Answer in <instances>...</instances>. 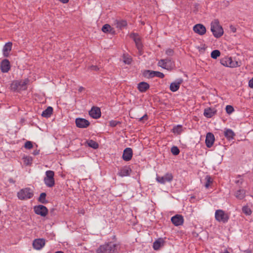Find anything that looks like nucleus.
I'll return each mask as SVG.
<instances>
[{
  "label": "nucleus",
  "instance_id": "obj_28",
  "mask_svg": "<svg viewBox=\"0 0 253 253\" xmlns=\"http://www.w3.org/2000/svg\"><path fill=\"white\" fill-rule=\"evenodd\" d=\"M130 171L128 168H124L120 170L119 174L122 177L126 176L129 174Z\"/></svg>",
  "mask_w": 253,
  "mask_h": 253
},
{
  "label": "nucleus",
  "instance_id": "obj_23",
  "mask_svg": "<svg viewBox=\"0 0 253 253\" xmlns=\"http://www.w3.org/2000/svg\"><path fill=\"white\" fill-rule=\"evenodd\" d=\"M165 243V241L162 238H159L156 240L153 245V248L155 250H158L161 247L163 246Z\"/></svg>",
  "mask_w": 253,
  "mask_h": 253
},
{
  "label": "nucleus",
  "instance_id": "obj_29",
  "mask_svg": "<svg viewBox=\"0 0 253 253\" xmlns=\"http://www.w3.org/2000/svg\"><path fill=\"white\" fill-rule=\"evenodd\" d=\"M172 132L174 134H179L182 131V126L181 125H177L172 128Z\"/></svg>",
  "mask_w": 253,
  "mask_h": 253
},
{
  "label": "nucleus",
  "instance_id": "obj_3",
  "mask_svg": "<svg viewBox=\"0 0 253 253\" xmlns=\"http://www.w3.org/2000/svg\"><path fill=\"white\" fill-rule=\"evenodd\" d=\"M33 195V190L27 187L20 189L17 193L18 198L21 200H26L31 199Z\"/></svg>",
  "mask_w": 253,
  "mask_h": 253
},
{
  "label": "nucleus",
  "instance_id": "obj_47",
  "mask_svg": "<svg viewBox=\"0 0 253 253\" xmlns=\"http://www.w3.org/2000/svg\"><path fill=\"white\" fill-rule=\"evenodd\" d=\"M166 53L169 55H172L173 53V51L171 49H168L166 50Z\"/></svg>",
  "mask_w": 253,
  "mask_h": 253
},
{
  "label": "nucleus",
  "instance_id": "obj_6",
  "mask_svg": "<svg viewBox=\"0 0 253 253\" xmlns=\"http://www.w3.org/2000/svg\"><path fill=\"white\" fill-rule=\"evenodd\" d=\"M54 172L52 170H47L45 172V177L44 178L45 184L49 187H52L55 184L54 179Z\"/></svg>",
  "mask_w": 253,
  "mask_h": 253
},
{
  "label": "nucleus",
  "instance_id": "obj_27",
  "mask_svg": "<svg viewBox=\"0 0 253 253\" xmlns=\"http://www.w3.org/2000/svg\"><path fill=\"white\" fill-rule=\"evenodd\" d=\"M52 112V108L51 107H48L45 110L42 112V116L45 118H48L51 116Z\"/></svg>",
  "mask_w": 253,
  "mask_h": 253
},
{
  "label": "nucleus",
  "instance_id": "obj_31",
  "mask_svg": "<svg viewBox=\"0 0 253 253\" xmlns=\"http://www.w3.org/2000/svg\"><path fill=\"white\" fill-rule=\"evenodd\" d=\"M245 193L243 190H238L235 194L236 198L241 199L245 196Z\"/></svg>",
  "mask_w": 253,
  "mask_h": 253
},
{
  "label": "nucleus",
  "instance_id": "obj_48",
  "mask_svg": "<svg viewBox=\"0 0 253 253\" xmlns=\"http://www.w3.org/2000/svg\"><path fill=\"white\" fill-rule=\"evenodd\" d=\"M147 118H148L146 114H145L143 117H142L140 118H139V121H142L143 119H144L145 120H147Z\"/></svg>",
  "mask_w": 253,
  "mask_h": 253
},
{
  "label": "nucleus",
  "instance_id": "obj_18",
  "mask_svg": "<svg viewBox=\"0 0 253 253\" xmlns=\"http://www.w3.org/2000/svg\"><path fill=\"white\" fill-rule=\"evenodd\" d=\"M214 140H215V138H214V135L211 132H208L207 134L206 138V140H205V142H206L207 146L209 148L211 147L213 144Z\"/></svg>",
  "mask_w": 253,
  "mask_h": 253
},
{
  "label": "nucleus",
  "instance_id": "obj_37",
  "mask_svg": "<svg viewBox=\"0 0 253 253\" xmlns=\"http://www.w3.org/2000/svg\"><path fill=\"white\" fill-rule=\"evenodd\" d=\"M126 26V21H120L117 22V27L122 28Z\"/></svg>",
  "mask_w": 253,
  "mask_h": 253
},
{
  "label": "nucleus",
  "instance_id": "obj_43",
  "mask_svg": "<svg viewBox=\"0 0 253 253\" xmlns=\"http://www.w3.org/2000/svg\"><path fill=\"white\" fill-rule=\"evenodd\" d=\"M118 122L115 121H114V120H112L110 122L109 124H110V125L112 126H116L117 124H118Z\"/></svg>",
  "mask_w": 253,
  "mask_h": 253
},
{
  "label": "nucleus",
  "instance_id": "obj_42",
  "mask_svg": "<svg viewBox=\"0 0 253 253\" xmlns=\"http://www.w3.org/2000/svg\"><path fill=\"white\" fill-rule=\"evenodd\" d=\"M206 179L207 181L205 186L206 188H208L210 185V183H211V178L209 176H207L206 177Z\"/></svg>",
  "mask_w": 253,
  "mask_h": 253
},
{
  "label": "nucleus",
  "instance_id": "obj_53",
  "mask_svg": "<svg viewBox=\"0 0 253 253\" xmlns=\"http://www.w3.org/2000/svg\"><path fill=\"white\" fill-rule=\"evenodd\" d=\"M35 155L37 154V152H35V153H34Z\"/></svg>",
  "mask_w": 253,
  "mask_h": 253
},
{
  "label": "nucleus",
  "instance_id": "obj_17",
  "mask_svg": "<svg viewBox=\"0 0 253 253\" xmlns=\"http://www.w3.org/2000/svg\"><path fill=\"white\" fill-rule=\"evenodd\" d=\"M12 43L9 42L5 43L2 49V54L4 57H8L12 49Z\"/></svg>",
  "mask_w": 253,
  "mask_h": 253
},
{
  "label": "nucleus",
  "instance_id": "obj_49",
  "mask_svg": "<svg viewBox=\"0 0 253 253\" xmlns=\"http://www.w3.org/2000/svg\"><path fill=\"white\" fill-rule=\"evenodd\" d=\"M156 73H157V71H152V72H150V75L152 77L156 76Z\"/></svg>",
  "mask_w": 253,
  "mask_h": 253
},
{
  "label": "nucleus",
  "instance_id": "obj_2",
  "mask_svg": "<svg viewBox=\"0 0 253 253\" xmlns=\"http://www.w3.org/2000/svg\"><path fill=\"white\" fill-rule=\"evenodd\" d=\"M29 82L28 79L21 80H15L12 82L10 88L14 91H20L26 89V86Z\"/></svg>",
  "mask_w": 253,
  "mask_h": 253
},
{
  "label": "nucleus",
  "instance_id": "obj_13",
  "mask_svg": "<svg viewBox=\"0 0 253 253\" xmlns=\"http://www.w3.org/2000/svg\"><path fill=\"white\" fill-rule=\"evenodd\" d=\"M0 70L2 73H7L10 69V63L8 59H5L0 63Z\"/></svg>",
  "mask_w": 253,
  "mask_h": 253
},
{
  "label": "nucleus",
  "instance_id": "obj_38",
  "mask_svg": "<svg viewBox=\"0 0 253 253\" xmlns=\"http://www.w3.org/2000/svg\"><path fill=\"white\" fill-rule=\"evenodd\" d=\"M243 211L244 213L247 215H250L252 213L251 210L247 206H245L243 208Z\"/></svg>",
  "mask_w": 253,
  "mask_h": 253
},
{
  "label": "nucleus",
  "instance_id": "obj_51",
  "mask_svg": "<svg viewBox=\"0 0 253 253\" xmlns=\"http://www.w3.org/2000/svg\"><path fill=\"white\" fill-rule=\"evenodd\" d=\"M55 253H63L61 251H58V252H55Z\"/></svg>",
  "mask_w": 253,
  "mask_h": 253
},
{
  "label": "nucleus",
  "instance_id": "obj_25",
  "mask_svg": "<svg viewBox=\"0 0 253 253\" xmlns=\"http://www.w3.org/2000/svg\"><path fill=\"white\" fill-rule=\"evenodd\" d=\"M224 135L227 139L228 140H231L233 139L234 137L235 133L231 129H226L224 132Z\"/></svg>",
  "mask_w": 253,
  "mask_h": 253
},
{
  "label": "nucleus",
  "instance_id": "obj_14",
  "mask_svg": "<svg viewBox=\"0 0 253 253\" xmlns=\"http://www.w3.org/2000/svg\"><path fill=\"white\" fill-rule=\"evenodd\" d=\"M75 122L77 126L79 128H85L89 125V122L84 118H77Z\"/></svg>",
  "mask_w": 253,
  "mask_h": 253
},
{
  "label": "nucleus",
  "instance_id": "obj_33",
  "mask_svg": "<svg viewBox=\"0 0 253 253\" xmlns=\"http://www.w3.org/2000/svg\"><path fill=\"white\" fill-rule=\"evenodd\" d=\"M134 40L135 42L137 48L140 50L142 48V45L140 42V39L138 37L136 36L134 38Z\"/></svg>",
  "mask_w": 253,
  "mask_h": 253
},
{
  "label": "nucleus",
  "instance_id": "obj_1",
  "mask_svg": "<svg viewBox=\"0 0 253 253\" xmlns=\"http://www.w3.org/2000/svg\"><path fill=\"white\" fill-rule=\"evenodd\" d=\"M210 26L211 31L214 38L218 39L223 36L224 30L217 19H215L211 21Z\"/></svg>",
  "mask_w": 253,
  "mask_h": 253
},
{
  "label": "nucleus",
  "instance_id": "obj_20",
  "mask_svg": "<svg viewBox=\"0 0 253 253\" xmlns=\"http://www.w3.org/2000/svg\"><path fill=\"white\" fill-rule=\"evenodd\" d=\"M182 79H178L176 82L171 83L169 85V89L172 92H175L179 88L180 84L182 83Z\"/></svg>",
  "mask_w": 253,
  "mask_h": 253
},
{
  "label": "nucleus",
  "instance_id": "obj_46",
  "mask_svg": "<svg viewBox=\"0 0 253 253\" xmlns=\"http://www.w3.org/2000/svg\"><path fill=\"white\" fill-rule=\"evenodd\" d=\"M249 86L253 88V77L249 81Z\"/></svg>",
  "mask_w": 253,
  "mask_h": 253
},
{
  "label": "nucleus",
  "instance_id": "obj_32",
  "mask_svg": "<svg viewBox=\"0 0 253 253\" xmlns=\"http://www.w3.org/2000/svg\"><path fill=\"white\" fill-rule=\"evenodd\" d=\"M132 61L131 57L127 54L123 55V62L126 64H130Z\"/></svg>",
  "mask_w": 253,
  "mask_h": 253
},
{
  "label": "nucleus",
  "instance_id": "obj_10",
  "mask_svg": "<svg viewBox=\"0 0 253 253\" xmlns=\"http://www.w3.org/2000/svg\"><path fill=\"white\" fill-rule=\"evenodd\" d=\"M35 212L38 215H40L42 216H45L48 213V210L47 208L42 205H38L35 206L34 208Z\"/></svg>",
  "mask_w": 253,
  "mask_h": 253
},
{
  "label": "nucleus",
  "instance_id": "obj_40",
  "mask_svg": "<svg viewBox=\"0 0 253 253\" xmlns=\"http://www.w3.org/2000/svg\"><path fill=\"white\" fill-rule=\"evenodd\" d=\"M171 152L174 155H177L179 153V150L176 146H172L171 148Z\"/></svg>",
  "mask_w": 253,
  "mask_h": 253
},
{
  "label": "nucleus",
  "instance_id": "obj_5",
  "mask_svg": "<svg viewBox=\"0 0 253 253\" xmlns=\"http://www.w3.org/2000/svg\"><path fill=\"white\" fill-rule=\"evenodd\" d=\"M116 246L113 243H105L101 245L96 250V253H114Z\"/></svg>",
  "mask_w": 253,
  "mask_h": 253
},
{
  "label": "nucleus",
  "instance_id": "obj_52",
  "mask_svg": "<svg viewBox=\"0 0 253 253\" xmlns=\"http://www.w3.org/2000/svg\"><path fill=\"white\" fill-rule=\"evenodd\" d=\"M223 253H229L227 250L225 251Z\"/></svg>",
  "mask_w": 253,
  "mask_h": 253
},
{
  "label": "nucleus",
  "instance_id": "obj_44",
  "mask_svg": "<svg viewBox=\"0 0 253 253\" xmlns=\"http://www.w3.org/2000/svg\"><path fill=\"white\" fill-rule=\"evenodd\" d=\"M157 77H160L161 78H163L164 77V74L163 73L157 72V73H156Z\"/></svg>",
  "mask_w": 253,
  "mask_h": 253
},
{
  "label": "nucleus",
  "instance_id": "obj_30",
  "mask_svg": "<svg viewBox=\"0 0 253 253\" xmlns=\"http://www.w3.org/2000/svg\"><path fill=\"white\" fill-rule=\"evenodd\" d=\"M220 56V52L218 49H215L213 50L211 53V58L213 59H217L218 57Z\"/></svg>",
  "mask_w": 253,
  "mask_h": 253
},
{
  "label": "nucleus",
  "instance_id": "obj_26",
  "mask_svg": "<svg viewBox=\"0 0 253 253\" xmlns=\"http://www.w3.org/2000/svg\"><path fill=\"white\" fill-rule=\"evenodd\" d=\"M22 160L24 165L27 166H31L33 162V158L29 156H24L22 157Z\"/></svg>",
  "mask_w": 253,
  "mask_h": 253
},
{
  "label": "nucleus",
  "instance_id": "obj_12",
  "mask_svg": "<svg viewBox=\"0 0 253 253\" xmlns=\"http://www.w3.org/2000/svg\"><path fill=\"white\" fill-rule=\"evenodd\" d=\"M45 240L43 239H36L33 241V247L36 250L42 249L45 245Z\"/></svg>",
  "mask_w": 253,
  "mask_h": 253
},
{
  "label": "nucleus",
  "instance_id": "obj_16",
  "mask_svg": "<svg viewBox=\"0 0 253 253\" xmlns=\"http://www.w3.org/2000/svg\"><path fill=\"white\" fill-rule=\"evenodd\" d=\"M100 109L97 107H92L89 112L90 116L94 119H98L101 116Z\"/></svg>",
  "mask_w": 253,
  "mask_h": 253
},
{
  "label": "nucleus",
  "instance_id": "obj_21",
  "mask_svg": "<svg viewBox=\"0 0 253 253\" xmlns=\"http://www.w3.org/2000/svg\"><path fill=\"white\" fill-rule=\"evenodd\" d=\"M216 113L215 109L211 108H207L204 110V115L207 118H211L214 116Z\"/></svg>",
  "mask_w": 253,
  "mask_h": 253
},
{
  "label": "nucleus",
  "instance_id": "obj_8",
  "mask_svg": "<svg viewBox=\"0 0 253 253\" xmlns=\"http://www.w3.org/2000/svg\"><path fill=\"white\" fill-rule=\"evenodd\" d=\"M159 67L167 70H171L174 68V64L173 62L170 60H161L158 63Z\"/></svg>",
  "mask_w": 253,
  "mask_h": 253
},
{
  "label": "nucleus",
  "instance_id": "obj_7",
  "mask_svg": "<svg viewBox=\"0 0 253 253\" xmlns=\"http://www.w3.org/2000/svg\"><path fill=\"white\" fill-rule=\"evenodd\" d=\"M215 218L216 221L226 223L229 220V215L221 210H216L215 212Z\"/></svg>",
  "mask_w": 253,
  "mask_h": 253
},
{
  "label": "nucleus",
  "instance_id": "obj_4",
  "mask_svg": "<svg viewBox=\"0 0 253 253\" xmlns=\"http://www.w3.org/2000/svg\"><path fill=\"white\" fill-rule=\"evenodd\" d=\"M220 63L227 68H236L240 66V64L237 61H233L231 57L225 56L220 60Z\"/></svg>",
  "mask_w": 253,
  "mask_h": 253
},
{
  "label": "nucleus",
  "instance_id": "obj_11",
  "mask_svg": "<svg viewBox=\"0 0 253 253\" xmlns=\"http://www.w3.org/2000/svg\"><path fill=\"white\" fill-rule=\"evenodd\" d=\"M173 176L170 173H166L164 176H157L156 181L161 183L164 184L166 182H170L172 181Z\"/></svg>",
  "mask_w": 253,
  "mask_h": 253
},
{
  "label": "nucleus",
  "instance_id": "obj_45",
  "mask_svg": "<svg viewBox=\"0 0 253 253\" xmlns=\"http://www.w3.org/2000/svg\"><path fill=\"white\" fill-rule=\"evenodd\" d=\"M230 29L231 32H232L233 33H235L237 31L236 28L233 26H230Z\"/></svg>",
  "mask_w": 253,
  "mask_h": 253
},
{
  "label": "nucleus",
  "instance_id": "obj_19",
  "mask_svg": "<svg viewBox=\"0 0 253 253\" xmlns=\"http://www.w3.org/2000/svg\"><path fill=\"white\" fill-rule=\"evenodd\" d=\"M132 157V150L130 148H126L123 152V159L126 161L131 160Z\"/></svg>",
  "mask_w": 253,
  "mask_h": 253
},
{
  "label": "nucleus",
  "instance_id": "obj_22",
  "mask_svg": "<svg viewBox=\"0 0 253 253\" xmlns=\"http://www.w3.org/2000/svg\"><path fill=\"white\" fill-rule=\"evenodd\" d=\"M102 31L104 33H109L112 35L115 34L114 29L108 24H106L102 27Z\"/></svg>",
  "mask_w": 253,
  "mask_h": 253
},
{
  "label": "nucleus",
  "instance_id": "obj_50",
  "mask_svg": "<svg viewBox=\"0 0 253 253\" xmlns=\"http://www.w3.org/2000/svg\"><path fill=\"white\" fill-rule=\"evenodd\" d=\"M60 2H62V3L65 4L69 2V0H58Z\"/></svg>",
  "mask_w": 253,
  "mask_h": 253
},
{
  "label": "nucleus",
  "instance_id": "obj_36",
  "mask_svg": "<svg viewBox=\"0 0 253 253\" xmlns=\"http://www.w3.org/2000/svg\"><path fill=\"white\" fill-rule=\"evenodd\" d=\"M226 112L228 114H231L234 111V109L232 105H227L225 108Z\"/></svg>",
  "mask_w": 253,
  "mask_h": 253
},
{
  "label": "nucleus",
  "instance_id": "obj_54",
  "mask_svg": "<svg viewBox=\"0 0 253 253\" xmlns=\"http://www.w3.org/2000/svg\"><path fill=\"white\" fill-rule=\"evenodd\" d=\"M35 155L37 154V152H35V153H34Z\"/></svg>",
  "mask_w": 253,
  "mask_h": 253
},
{
  "label": "nucleus",
  "instance_id": "obj_39",
  "mask_svg": "<svg viewBox=\"0 0 253 253\" xmlns=\"http://www.w3.org/2000/svg\"><path fill=\"white\" fill-rule=\"evenodd\" d=\"M207 48V46L205 44H201L200 46L197 47L199 51L200 52H204L206 51Z\"/></svg>",
  "mask_w": 253,
  "mask_h": 253
},
{
  "label": "nucleus",
  "instance_id": "obj_24",
  "mask_svg": "<svg viewBox=\"0 0 253 253\" xmlns=\"http://www.w3.org/2000/svg\"><path fill=\"white\" fill-rule=\"evenodd\" d=\"M137 88L139 91L145 92L149 88V84L146 82H142L138 84Z\"/></svg>",
  "mask_w": 253,
  "mask_h": 253
},
{
  "label": "nucleus",
  "instance_id": "obj_34",
  "mask_svg": "<svg viewBox=\"0 0 253 253\" xmlns=\"http://www.w3.org/2000/svg\"><path fill=\"white\" fill-rule=\"evenodd\" d=\"M39 201L43 204L46 203L47 202L46 200V194L45 193H42L41 194L39 198Z\"/></svg>",
  "mask_w": 253,
  "mask_h": 253
},
{
  "label": "nucleus",
  "instance_id": "obj_15",
  "mask_svg": "<svg viewBox=\"0 0 253 253\" xmlns=\"http://www.w3.org/2000/svg\"><path fill=\"white\" fill-rule=\"evenodd\" d=\"M171 221L175 226H180L183 224L184 219L182 215L176 214L171 218Z\"/></svg>",
  "mask_w": 253,
  "mask_h": 253
},
{
  "label": "nucleus",
  "instance_id": "obj_9",
  "mask_svg": "<svg viewBox=\"0 0 253 253\" xmlns=\"http://www.w3.org/2000/svg\"><path fill=\"white\" fill-rule=\"evenodd\" d=\"M193 31L200 36L204 35L207 32L206 27L202 24H197L193 27Z\"/></svg>",
  "mask_w": 253,
  "mask_h": 253
},
{
  "label": "nucleus",
  "instance_id": "obj_35",
  "mask_svg": "<svg viewBox=\"0 0 253 253\" xmlns=\"http://www.w3.org/2000/svg\"><path fill=\"white\" fill-rule=\"evenodd\" d=\"M88 145L94 149H97L98 147V144L93 140H90L87 142Z\"/></svg>",
  "mask_w": 253,
  "mask_h": 253
},
{
  "label": "nucleus",
  "instance_id": "obj_41",
  "mask_svg": "<svg viewBox=\"0 0 253 253\" xmlns=\"http://www.w3.org/2000/svg\"><path fill=\"white\" fill-rule=\"evenodd\" d=\"M25 147L28 149H31L33 148V144L31 141H27L25 143Z\"/></svg>",
  "mask_w": 253,
  "mask_h": 253
}]
</instances>
